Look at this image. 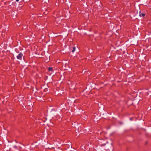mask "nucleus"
<instances>
[{"label": "nucleus", "instance_id": "nucleus-5", "mask_svg": "<svg viewBox=\"0 0 151 151\" xmlns=\"http://www.w3.org/2000/svg\"><path fill=\"white\" fill-rule=\"evenodd\" d=\"M48 70L49 71H52V67H49L48 68Z\"/></svg>", "mask_w": 151, "mask_h": 151}, {"label": "nucleus", "instance_id": "nucleus-4", "mask_svg": "<svg viewBox=\"0 0 151 151\" xmlns=\"http://www.w3.org/2000/svg\"><path fill=\"white\" fill-rule=\"evenodd\" d=\"M75 50H76V47H73V49L72 50V52H73L75 51Z\"/></svg>", "mask_w": 151, "mask_h": 151}, {"label": "nucleus", "instance_id": "nucleus-3", "mask_svg": "<svg viewBox=\"0 0 151 151\" xmlns=\"http://www.w3.org/2000/svg\"><path fill=\"white\" fill-rule=\"evenodd\" d=\"M139 16L140 17H143L145 16V14L144 13H141L140 12L139 13Z\"/></svg>", "mask_w": 151, "mask_h": 151}, {"label": "nucleus", "instance_id": "nucleus-1", "mask_svg": "<svg viewBox=\"0 0 151 151\" xmlns=\"http://www.w3.org/2000/svg\"><path fill=\"white\" fill-rule=\"evenodd\" d=\"M104 141V139H99L98 140L99 145L101 146H105L106 145V143H107V142L106 141L105 142Z\"/></svg>", "mask_w": 151, "mask_h": 151}, {"label": "nucleus", "instance_id": "nucleus-9", "mask_svg": "<svg viewBox=\"0 0 151 151\" xmlns=\"http://www.w3.org/2000/svg\"><path fill=\"white\" fill-rule=\"evenodd\" d=\"M59 23H60V22L59 21Z\"/></svg>", "mask_w": 151, "mask_h": 151}, {"label": "nucleus", "instance_id": "nucleus-7", "mask_svg": "<svg viewBox=\"0 0 151 151\" xmlns=\"http://www.w3.org/2000/svg\"><path fill=\"white\" fill-rule=\"evenodd\" d=\"M132 118H130V120H132Z\"/></svg>", "mask_w": 151, "mask_h": 151}, {"label": "nucleus", "instance_id": "nucleus-2", "mask_svg": "<svg viewBox=\"0 0 151 151\" xmlns=\"http://www.w3.org/2000/svg\"><path fill=\"white\" fill-rule=\"evenodd\" d=\"M23 56V54L21 52H20L17 56V58L18 59L21 60Z\"/></svg>", "mask_w": 151, "mask_h": 151}, {"label": "nucleus", "instance_id": "nucleus-8", "mask_svg": "<svg viewBox=\"0 0 151 151\" xmlns=\"http://www.w3.org/2000/svg\"><path fill=\"white\" fill-rule=\"evenodd\" d=\"M19 1V0H16V1L17 2L18 1Z\"/></svg>", "mask_w": 151, "mask_h": 151}, {"label": "nucleus", "instance_id": "nucleus-6", "mask_svg": "<svg viewBox=\"0 0 151 151\" xmlns=\"http://www.w3.org/2000/svg\"><path fill=\"white\" fill-rule=\"evenodd\" d=\"M58 19V18H56V20H55L57 22Z\"/></svg>", "mask_w": 151, "mask_h": 151}]
</instances>
